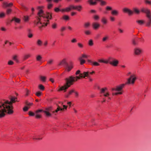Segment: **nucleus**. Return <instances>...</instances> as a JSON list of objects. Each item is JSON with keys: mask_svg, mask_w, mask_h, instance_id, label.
Here are the masks:
<instances>
[{"mask_svg": "<svg viewBox=\"0 0 151 151\" xmlns=\"http://www.w3.org/2000/svg\"><path fill=\"white\" fill-rule=\"evenodd\" d=\"M42 6H39L37 9L39 10L37 13L38 16L36 17V25H38L39 29H41L42 27L46 26L48 24L49 20L52 19L51 14L49 12L44 14L42 9Z\"/></svg>", "mask_w": 151, "mask_h": 151, "instance_id": "f257e3e1", "label": "nucleus"}, {"mask_svg": "<svg viewBox=\"0 0 151 151\" xmlns=\"http://www.w3.org/2000/svg\"><path fill=\"white\" fill-rule=\"evenodd\" d=\"M16 97L11 96L10 98V101L6 100L0 103V117L4 116L5 113H7L9 114L13 113L12 104L16 101H18Z\"/></svg>", "mask_w": 151, "mask_h": 151, "instance_id": "f03ea898", "label": "nucleus"}, {"mask_svg": "<svg viewBox=\"0 0 151 151\" xmlns=\"http://www.w3.org/2000/svg\"><path fill=\"white\" fill-rule=\"evenodd\" d=\"M81 74H80V75L79 76L74 77L71 76L68 78H66L65 79L66 82L65 84L63 86L60 87L58 91H60L63 90L64 92H66V90L73 85L74 82L77 81L78 79H80L81 78H83L81 77Z\"/></svg>", "mask_w": 151, "mask_h": 151, "instance_id": "7ed1b4c3", "label": "nucleus"}, {"mask_svg": "<svg viewBox=\"0 0 151 151\" xmlns=\"http://www.w3.org/2000/svg\"><path fill=\"white\" fill-rule=\"evenodd\" d=\"M58 66H63L65 69V70L68 71H70L73 68V65L71 62L68 63L67 59L65 58H63L58 63Z\"/></svg>", "mask_w": 151, "mask_h": 151, "instance_id": "20e7f679", "label": "nucleus"}, {"mask_svg": "<svg viewBox=\"0 0 151 151\" xmlns=\"http://www.w3.org/2000/svg\"><path fill=\"white\" fill-rule=\"evenodd\" d=\"M99 62L102 63L106 64L109 63L110 65L114 67L117 66L119 63V61L112 57H109L108 59L104 60L103 59H99L98 60Z\"/></svg>", "mask_w": 151, "mask_h": 151, "instance_id": "39448f33", "label": "nucleus"}, {"mask_svg": "<svg viewBox=\"0 0 151 151\" xmlns=\"http://www.w3.org/2000/svg\"><path fill=\"white\" fill-rule=\"evenodd\" d=\"M130 75V77L127 79V82L126 83V84H133L134 83L135 80L137 79V77L134 74H132L131 72H129L127 74V76H129Z\"/></svg>", "mask_w": 151, "mask_h": 151, "instance_id": "423d86ee", "label": "nucleus"}, {"mask_svg": "<svg viewBox=\"0 0 151 151\" xmlns=\"http://www.w3.org/2000/svg\"><path fill=\"white\" fill-rule=\"evenodd\" d=\"M141 11L145 13L147 17L149 19H151V13L150 10L147 8H143L141 9Z\"/></svg>", "mask_w": 151, "mask_h": 151, "instance_id": "0eeeda50", "label": "nucleus"}, {"mask_svg": "<svg viewBox=\"0 0 151 151\" xmlns=\"http://www.w3.org/2000/svg\"><path fill=\"white\" fill-rule=\"evenodd\" d=\"M88 58V56L85 54H82L81 56L79 58V60L80 61V64L81 65H83L84 63L86 61L83 58Z\"/></svg>", "mask_w": 151, "mask_h": 151, "instance_id": "6e6552de", "label": "nucleus"}, {"mask_svg": "<svg viewBox=\"0 0 151 151\" xmlns=\"http://www.w3.org/2000/svg\"><path fill=\"white\" fill-rule=\"evenodd\" d=\"M94 73L95 72L94 71H92L91 72H89L88 71L84 72L83 74H81V77H83V78H85L86 77H89V74H92Z\"/></svg>", "mask_w": 151, "mask_h": 151, "instance_id": "1a4fd4ad", "label": "nucleus"}, {"mask_svg": "<svg viewBox=\"0 0 151 151\" xmlns=\"http://www.w3.org/2000/svg\"><path fill=\"white\" fill-rule=\"evenodd\" d=\"M125 85H126V83L122 84L119 86H117L115 88V91H118V92H123V91L122 89Z\"/></svg>", "mask_w": 151, "mask_h": 151, "instance_id": "9d476101", "label": "nucleus"}, {"mask_svg": "<svg viewBox=\"0 0 151 151\" xmlns=\"http://www.w3.org/2000/svg\"><path fill=\"white\" fill-rule=\"evenodd\" d=\"M43 111V110L41 109H40L36 110L35 111V117L36 118H40L41 117V115L39 113Z\"/></svg>", "mask_w": 151, "mask_h": 151, "instance_id": "9b49d317", "label": "nucleus"}, {"mask_svg": "<svg viewBox=\"0 0 151 151\" xmlns=\"http://www.w3.org/2000/svg\"><path fill=\"white\" fill-rule=\"evenodd\" d=\"M135 54L136 55H139L142 53V50L139 48H136L134 50Z\"/></svg>", "mask_w": 151, "mask_h": 151, "instance_id": "f8f14e48", "label": "nucleus"}, {"mask_svg": "<svg viewBox=\"0 0 151 151\" xmlns=\"http://www.w3.org/2000/svg\"><path fill=\"white\" fill-rule=\"evenodd\" d=\"M92 26L93 29H97L99 27L100 25L97 22H93L92 24Z\"/></svg>", "mask_w": 151, "mask_h": 151, "instance_id": "ddd939ff", "label": "nucleus"}, {"mask_svg": "<svg viewBox=\"0 0 151 151\" xmlns=\"http://www.w3.org/2000/svg\"><path fill=\"white\" fill-rule=\"evenodd\" d=\"M88 61L90 63L91 65L94 66H99L100 65V64L96 62H93L90 60H88Z\"/></svg>", "mask_w": 151, "mask_h": 151, "instance_id": "4468645a", "label": "nucleus"}, {"mask_svg": "<svg viewBox=\"0 0 151 151\" xmlns=\"http://www.w3.org/2000/svg\"><path fill=\"white\" fill-rule=\"evenodd\" d=\"M57 106L58 107L57 109L55 111H53L52 112L53 113H57L59 111H64V108H61L58 104H57Z\"/></svg>", "mask_w": 151, "mask_h": 151, "instance_id": "2eb2a0df", "label": "nucleus"}, {"mask_svg": "<svg viewBox=\"0 0 151 151\" xmlns=\"http://www.w3.org/2000/svg\"><path fill=\"white\" fill-rule=\"evenodd\" d=\"M123 10L124 12H128L129 14H132L133 13V12L132 11L126 8H124Z\"/></svg>", "mask_w": 151, "mask_h": 151, "instance_id": "dca6fc26", "label": "nucleus"}, {"mask_svg": "<svg viewBox=\"0 0 151 151\" xmlns=\"http://www.w3.org/2000/svg\"><path fill=\"white\" fill-rule=\"evenodd\" d=\"M75 90L73 89H72L70 90L66 95L65 97L68 98L69 96L71 95L73 93H74Z\"/></svg>", "mask_w": 151, "mask_h": 151, "instance_id": "f3484780", "label": "nucleus"}, {"mask_svg": "<svg viewBox=\"0 0 151 151\" xmlns=\"http://www.w3.org/2000/svg\"><path fill=\"white\" fill-rule=\"evenodd\" d=\"M93 0H88V2L91 5H95L97 4L96 1H93Z\"/></svg>", "mask_w": 151, "mask_h": 151, "instance_id": "a211bd4d", "label": "nucleus"}, {"mask_svg": "<svg viewBox=\"0 0 151 151\" xmlns=\"http://www.w3.org/2000/svg\"><path fill=\"white\" fill-rule=\"evenodd\" d=\"M136 22L139 25H142L144 24L145 23V21L143 20H137L136 21Z\"/></svg>", "mask_w": 151, "mask_h": 151, "instance_id": "6ab92c4d", "label": "nucleus"}, {"mask_svg": "<svg viewBox=\"0 0 151 151\" xmlns=\"http://www.w3.org/2000/svg\"><path fill=\"white\" fill-rule=\"evenodd\" d=\"M14 21L16 22H17V23H19L20 22V19H19V18H17L16 17H14L12 20L11 21Z\"/></svg>", "mask_w": 151, "mask_h": 151, "instance_id": "aec40b11", "label": "nucleus"}, {"mask_svg": "<svg viewBox=\"0 0 151 151\" xmlns=\"http://www.w3.org/2000/svg\"><path fill=\"white\" fill-rule=\"evenodd\" d=\"M98 1L101 2L100 4L101 5H105L106 4V2L102 0H93V1Z\"/></svg>", "mask_w": 151, "mask_h": 151, "instance_id": "412c9836", "label": "nucleus"}, {"mask_svg": "<svg viewBox=\"0 0 151 151\" xmlns=\"http://www.w3.org/2000/svg\"><path fill=\"white\" fill-rule=\"evenodd\" d=\"M118 12L116 10H113L111 12V14L113 15L117 16L118 14Z\"/></svg>", "mask_w": 151, "mask_h": 151, "instance_id": "4be33fe9", "label": "nucleus"}, {"mask_svg": "<svg viewBox=\"0 0 151 151\" xmlns=\"http://www.w3.org/2000/svg\"><path fill=\"white\" fill-rule=\"evenodd\" d=\"M151 25V19H149V20L146 22V26L148 27H150Z\"/></svg>", "mask_w": 151, "mask_h": 151, "instance_id": "5701e85b", "label": "nucleus"}, {"mask_svg": "<svg viewBox=\"0 0 151 151\" xmlns=\"http://www.w3.org/2000/svg\"><path fill=\"white\" fill-rule=\"evenodd\" d=\"M107 88L106 87L100 89V93H104L105 91H106Z\"/></svg>", "mask_w": 151, "mask_h": 151, "instance_id": "b1692460", "label": "nucleus"}, {"mask_svg": "<svg viewBox=\"0 0 151 151\" xmlns=\"http://www.w3.org/2000/svg\"><path fill=\"white\" fill-rule=\"evenodd\" d=\"M32 138L33 139H41L42 138L40 137L39 136H33Z\"/></svg>", "mask_w": 151, "mask_h": 151, "instance_id": "393cba45", "label": "nucleus"}, {"mask_svg": "<svg viewBox=\"0 0 151 151\" xmlns=\"http://www.w3.org/2000/svg\"><path fill=\"white\" fill-rule=\"evenodd\" d=\"M109 39V37L106 35L104 37L102 38V41L103 42H106Z\"/></svg>", "mask_w": 151, "mask_h": 151, "instance_id": "a878e982", "label": "nucleus"}, {"mask_svg": "<svg viewBox=\"0 0 151 151\" xmlns=\"http://www.w3.org/2000/svg\"><path fill=\"white\" fill-rule=\"evenodd\" d=\"M82 8V7L81 6H76L75 9L77 10L78 11H80Z\"/></svg>", "mask_w": 151, "mask_h": 151, "instance_id": "bb28decb", "label": "nucleus"}, {"mask_svg": "<svg viewBox=\"0 0 151 151\" xmlns=\"http://www.w3.org/2000/svg\"><path fill=\"white\" fill-rule=\"evenodd\" d=\"M57 27V24L55 23H53L52 25V27L53 29H56Z\"/></svg>", "mask_w": 151, "mask_h": 151, "instance_id": "cd10ccee", "label": "nucleus"}, {"mask_svg": "<svg viewBox=\"0 0 151 151\" xmlns=\"http://www.w3.org/2000/svg\"><path fill=\"white\" fill-rule=\"evenodd\" d=\"M37 44L38 45L41 46L42 45V42L40 40H38L37 41Z\"/></svg>", "mask_w": 151, "mask_h": 151, "instance_id": "c85d7f7f", "label": "nucleus"}, {"mask_svg": "<svg viewBox=\"0 0 151 151\" xmlns=\"http://www.w3.org/2000/svg\"><path fill=\"white\" fill-rule=\"evenodd\" d=\"M63 18L65 20H69V17L66 15H65L63 16Z\"/></svg>", "mask_w": 151, "mask_h": 151, "instance_id": "c756f323", "label": "nucleus"}, {"mask_svg": "<svg viewBox=\"0 0 151 151\" xmlns=\"http://www.w3.org/2000/svg\"><path fill=\"white\" fill-rule=\"evenodd\" d=\"M2 7L4 8H6L8 7V3L6 2H3L2 4Z\"/></svg>", "mask_w": 151, "mask_h": 151, "instance_id": "7c9ffc66", "label": "nucleus"}, {"mask_svg": "<svg viewBox=\"0 0 151 151\" xmlns=\"http://www.w3.org/2000/svg\"><path fill=\"white\" fill-rule=\"evenodd\" d=\"M101 22L104 24H106L107 22L106 19L104 17L102 18Z\"/></svg>", "mask_w": 151, "mask_h": 151, "instance_id": "2f4dec72", "label": "nucleus"}, {"mask_svg": "<svg viewBox=\"0 0 151 151\" xmlns=\"http://www.w3.org/2000/svg\"><path fill=\"white\" fill-rule=\"evenodd\" d=\"M23 19L25 22H27L29 20V17L28 16H24Z\"/></svg>", "mask_w": 151, "mask_h": 151, "instance_id": "473e14b6", "label": "nucleus"}, {"mask_svg": "<svg viewBox=\"0 0 151 151\" xmlns=\"http://www.w3.org/2000/svg\"><path fill=\"white\" fill-rule=\"evenodd\" d=\"M90 25V24L89 22L85 23L84 24V27L86 28H88Z\"/></svg>", "mask_w": 151, "mask_h": 151, "instance_id": "72a5a7b5", "label": "nucleus"}, {"mask_svg": "<svg viewBox=\"0 0 151 151\" xmlns=\"http://www.w3.org/2000/svg\"><path fill=\"white\" fill-rule=\"evenodd\" d=\"M43 111L46 114V116H51V114L49 112H48L47 111Z\"/></svg>", "mask_w": 151, "mask_h": 151, "instance_id": "f704fd0d", "label": "nucleus"}, {"mask_svg": "<svg viewBox=\"0 0 151 151\" xmlns=\"http://www.w3.org/2000/svg\"><path fill=\"white\" fill-rule=\"evenodd\" d=\"M88 44L90 46H93V40H90L88 41Z\"/></svg>", "mask_w": 151, "mask_h": 151, "instance_id": "c9c22d12", "label": "nucleus"}, {"mask_svg": "<svg viewBox=\"0 0 151 151\" xmlns=\"http://www.w3.org/2000/svg\"><path fill=\"white\" fill-rule=\"evenodd\" d=\"M17 55H15L13 56V59L17 63H18V62L19 61H18V60L17 59Z\"/></svg>", "mask_w": 151, "mask_h": 151, "instance_id": "e433bc0d", "label": "nucleus"}, {"mask_svg": "<svg viewBox=\"0 0 151 151\" xmlns=\"http://www.w3.org/2000/svg\"><path fill=\"white\" fill-rule=\"evenodd\" d=\"M122 94V92H116V93H112V95H117L118 94L121 95V94Z\"/></svg>", "mask_w": 151, "mask_h": 151, "instance_id": "4c0bfd02", "label": "nucleus"}, {"mask_svg": "<svg viewBox=\"0 0 151 151\" xmlns=\"http://www.w3.org/2000/svg\"><path fill=\"white\" fill-rule=\"evenodd\" d=\"M28 114L30 116H34L35 115V113L31 111L29 112Z\"/></svg>", "mask_w": 151, "mask_h": 151, "instance_id": "58836bf2", "label": "nucleus"}, {"mask_svg": "<svg viewBox=\"0 0 151 151\" xmlns=\"http://www.w3.org/2000/svg\"><path fill=\"white\" fill-rule=\"evenodd\" d=\"M144 1L146 4H148L149 5H151V1L149 0H145Z\"/></svg>", "mask_w": 151, "mask_h": 151, "instance_id": "ea45409f", "label": "nucleus"}, {"mask_svg": "<svg viewBox=\"0 0 151 151\" xmlns=\"http://www.w3.org/2000/svg\"><path fill=\"white\" fill-rule=\"evenodd\" d=\"M42 58V57L40 55H38L36 58L37 60L38 61H40Z\"/></svg>", "mask_w": 151, "mask_h": 151, "instance_id": "a19ab883", "label": "nucleus"}, {"mask_svg": "<svg viewBox=\"0 0 151 151\" xmlns=\"http://www.w3.org/2000/svg\"><path fill=\"white\" fill-rule=\"evenodd\" d=\"M134 11L137 14H139L140 12L136 8L134 9Z\"/></svg>", "mask_w": 151, "mask_h": 151, "instance_id": "79ce46f5", "label": "nucleus"}, {"mask_svg": "<svg viewBox=\"0 0 151 151\" xmlns=\"http://www.w3.org/2000/svg\"><path fill=\"white\" fill-rule=\"evenodd\" d=\"M12 12V10L10 9H8L6 10V13L7 14H10Z\"/></svg>", "mask_w": 151, "mask_h": 151, "instance_id": "37998d69", "label": "nucleus"}, {"mask_svg": "<svg viewBox=\"0 0 151 151\" xmlns=\"http://www.w3.org/2000/svg\"><path fill=\"white\" fill-rule=\"evenodd\" d=\"M99 18V17L97 15H95L93 17V18L96 20H98Z\"/></svg>", "mask_w": 151, "mask_h": 151, "instance_id": "c03bdc74", "label": "nucleus"}, {"mask_svg": "<svg viewBox=\"0 0 151 151\" xmlns=\"http://www.w3.org/2000/svg\"><path fill=\"white\" fill-rule=\"evenodd\" d=\"M41 93H42L41 92L38 91L35 94L37 96L39 97L41 95Z\"/></svg>", "mask_w": 151, "mask_h": 151, "instance_id": "a18cd8bd", "label": "nucleus"}, {"mask_svg": "<svg viewBox=\"0 0 151 151\" xmlns=\"http://www.w3.org/2000/svg\"><path fill=\"white\" fill-rule=\"evenodd\" d=\"M53 62V60L52 59H50L47 62V64L49 65H51Z\"/></svg>", "mask_w": 151, "mask_h": 151, "instance_id": "49530a36", "label": "nucleus"}, {"mask_svg": "<svg viewBox=\"0 0 151 151\" xmlns=\"http://www.w3.org/2000/svg\"><path fill=\"white\" fill-rule=\"evenodd\" d=\"M39 88L42 90H43L44 89V87L42 85H40L39 86Z\"/></svg>", "mask_w": 151, "mask_h": 151, "instance_id": "de8ad7c7", "label": "nucleus"}, {"mask_svg": "<svg viewBox=\"0 0 151 151\" xmlns=\"http://www.w3.org/2000/svg\"><path fill=\"white\" fill-rule=\"evenodd\" d=\"M40 78L41 79V80L42 81H43V82H44L45 81V79H46V77H45L41 76H40Z\"/></svg>", "mask_w": 151, "mask_h": 151, "instance_id": "09e8293b", "label": "nucleus"}, {"mask_svg": "<svg viewBox=\"0 0 151 151\" xmlns=\"http://www.w3.org/2000/svg\"><path fill=\"white\" fill-rule=\"evenodd\" d=\"M52 5H53L52 4H51L50 3H49L48 4V6H47L48 9H51L52 6Z\"/></svg>", "mask_w": 151, "mask_h": 151, "instance_id": "8fccbe9b", "label": "nucleus"}, {"mask_svg": "<svg viewBox=\"0 0 151 151\" xmlns=\"http://www.w3.org/2000/svg\"><path fill=\"white\" fill-rule=\"evenodd\" d=\"M78 46L80 48H82L83 47V45L82 44L80 43H78Z\"/></svg>", "mask_w": 151, "mask_h": 151, "instance_id": "3c124183", "label": "nucleus"}, {"mask_svg": "<svg viewBox=\"0 0 151 151\" xmlns=\"http://www.w3.org/2000/svg\"><path fill=\"white\" fill-rule=\"evenodd\" d=\"M5 14L4 13L2 12L0 13V18H3L5 17Z\"/></svg>", "mask_w": 151, "mask_h": 151, "instance_id": "603ef678", "label": "nucleus"}, {"mask_svg": "<svg viewBox=\"0 0 151 151\" xmlns=\"http://www.w3.org/2000/svg\"><path fill=\"white\" fill-rule=\"evenodd\" d=\"M26 104L28 106H30L32 105L33 104L32 103H28V101H26Z\"/></svg>", "mask_w": 151, "mask_h": 151, "instance_id": "864d4df0", "label": "nucleus"}, {"mask_svg": "<svg viewBox=\"0 0 151 151\" xmlns=\"http://www.w3.org/2000/svg\"><path fill=\"white\" fill-rule=\"evenodd\" d=\"M85 33L86 35H89L91 34V32L89 30H86L85 31Z\"/></svg>", "mask_w": 151, "mask_h": 151, "instance_id": "5fc2aeb1", "label": "nucleus"}, {"mask_svg": "<svg viewBox=\"0 0 151 151\" xmlns=\"http://www.w3.org/2000/svg\"><path fill=\"white\" fill-rule=\"evenodd\" d=\"M76 7V6H75L73 5H71L69 6L70 8V10H71V9H75Z\"/></svg>", "mask_w": 151, "mask_h": 151, "instance_id": "6e6d98bb", "label": "nucleus"}, {"mask_svg": "<svg viewBox=\"0 0 151 151\" xmlns=\"http://www.w3.org/2000/svg\"><path fill=\"white\" fill-rule=\"evenodd\" d=\"M66 29V28L65 27H61L60 30L61 32H63Z\"/></svg>", "mask_w": 151, "mask_h": 151, "instance_id": "4d7b16f0", "label": "nucleus"}, {"mask_svg": "<svg viewBox=\"0 0 151 151\" xmlns=\"http://www.w3.org/2000/svg\"><path fill=\"white\" fill-rule=\"evenodd\" d=\"M30 57V55L28 54V55H26L24 56V59L25 60L26 59Z\"/></svg>", "mask_w": 151, "mask_h": 151, "instance_id": "13d9d810", "label": "nucleus"}, {"mask_svg": "<svg viewBox=\"0 0 151 151\" xmlns=\"http://www.w3.org/2000/svg\"><path fill=\"white\" fill-rule=\"evenodd\" d=\"M14 64V62L12 60H9L8 62V64L9 65H12Z\"/></svg>", "mask_w": 151, "mask_h": 151, "instance_id": "bf43d9fd", "label": "nucleus"}, {"mask_svg": "<svg viewBox=\"0 0 151 151\" xmlns=\"http://www.w3.org/2000/svg\"><path fill=\"white\" fill-rule=\"evenodd\" d=\"M69 6L68 7H66L65 9V12H68L70 11L71 10Z\"/></svg>", "mask_w": 151, "mask_h": 151, "instance_id": "052dcab7", "label": "nucleus"}, {"mask_svg": "<svg viewBox=\"0 0 151 151\" xmlns=\"http://www.w3.org/2000/svg\"><path fill=\"white\" fill-rule=\"evenodd\" d=\"M77 41V40L75 38H73L71 40V42L72 43H75Z\"/></svg>", "mask_w": 151, "mask_h": 151, "instance_id": "680f3d73", "label": "nucleus"}, {"mask_svg": "<svg viewBox=\"0 0 151 151\" xmlns=\"http://www.w3.org/2000/svg\"><path fill=\"white\" fill-rule=\"evenodd\" d=\"M106 9L108 10H112V8L109 6H107L106 8Z\"/></svg>", "mask_w": 151, "mask_h": 151, "instance_id": "e2e57ef3", "label": "nucleus"}, {"mask_svg": "<svg viewBox=\"0 0 151 151\" xmlns=\"http://www.w3.org/2000/svg\"><path fill=\"white\" fill-rule=\"evenodd\" d=\"M29 108L27 106H25L24 108H23V110L24 111H27L28 109Z\"/></svg>", "mask_w": 151, "mask_h": 151, "instance_id": "0e129e2a", "label": "nucleus"}, {"mask_svg": "<svg viewBox=\"0 0 151 151\" xmlns=\"http://www.w3.org/2000/svg\"><path fill=\"white\" fill-rule=\"evenodd\" d=\"M28 36L29 38H31L32 37L33 35L32 33H29L28 34Z\"/></svg>", "mask_w": 151, "mask_h": 151, "instance_id": "69168bd1", "label": "nucleus"}, {"mask_svg": "<svg viewBox=\"0 0 151 151\" xmlns=\"http://www.w3.org/2000/svg\"><path fill=\"white\" fill-rule=\"evenodd\" d=\"M55 11L56 12H58L60 11V10L58 8H56L54 9Z\"/></svg>", "mask_w": 151, "mask_h": 151, "instance_id": "338daca9", "label": "nucleus"}, {"mask_svg": "<svg viewBox=\"0 0 151 151\" xmlns=\"http://www.w3.org/2000/svg\"><path fill=\"white\" fill-rule=\"evenodd\" d=\"M106 93L105 94H104V96H105V97H107L109 95V93L107 92V91H106Z\"/></svg>", "mask_w": 151, "mask_h": 151, "instance_id": "774afa93", "label": "nucleus"}]
</instances>
